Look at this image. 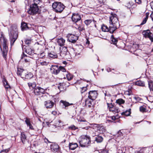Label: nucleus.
<instances>
[{
    "instance_id": "b1692460",
    "label": "nucleus",
    "mask_w": 153,
    "mask_h": 153,
    "mask_svg": "<svg viewBox=\"0 0 153 153\" xmlns=\"http://www.w3.org/2000/svg\"><path fill=\"white\" fill-rule=\"evenodd\" d=\"M2 82L5 88L6 89H8L10 88V85H9L7 81L5 79L4 76H3L2 78Z\"/></svg>"
},
{
    "instance_id": "7ed1b4c3",
    "label": "nucleus",
    "mask_w": 153,
    "mask_h": 153,
    "mask_svg": "<svg viewBox=\"0 0 153 153\" xmlns=\"http://www.w3.org/2000/svg\"><path fill=\"white\" fill-rule=\"evenodd\" d=\"M52 7L56 12L60 13L65 9V6L61 2L55 1L52 4Z\"/></svg>"
},
{
    "instance_id": "f3484780",
    "label": "nucleus",
    "mask_w": 153,
    "mask_h": 153,
    "mask_svg": "<svg viewBox=\"0 0 153 153\" xmlns=\"http://www.w3.org/2000/svg\"><path fill=\"white\" fill-rule=\"evenodd\" d=\"M26 53L32 56L34 54V51L27 46L25 48Z\"/></svg>"
},
{
    "instance_id": "39448f33",
    "label": "nucleus",
    "mask_w": 153,
    "mask_h": 153,
    "mask_svg": "<svg viewBox=\"0 0 153 153\" xmlns=\"http://www.w3.org/2000/svg\"><path fill=\"white\" fill-rule=\"evenodd\" d=\"M10 30L9 35L10 45L11 46H12L13 45L15 41L17 39L18 35L16 27H15V30H12V29Z\"/></svg>"
},
{
    "instance_id": "58836bf2",
    "label": "nucleus",
    "mask_w": 153,
    "mask_h": 153,
    "mask_svg": "<svg viewBox=\"0 0 153 153\" xmlns=\"http://www.w3.org/2000/svg\"><path fill=\"white\" fill-rule=\"evenodd\" d=\"M149 87L151 91H153V82L152 81H149L148 82Z\"/></svg>"
},
{
    "instance_id": "37998d69",
    "label": "nucleus",
    "mask_w": 153,
    "mask_h": 153,
    "mask_svg": "<svg viewBox=\"0 0 153 153\" xmlns=\"http://www.w3.org/2000/svg\"><path fill=\"white\" fill-rule=\"evenodd\" d=\"M126 149L124 148H120L118 150L119 153H126L125 152Z\"/></svg>"
},
{
    "instance_id": "f8f14e48",
    "label": "nucleus",
    "mask_w": 153,
    "mask_h": 153,
    "mask_svg": "<svg viewBox=\"0 0 153 153\" xmlns=\"http://www.w3.org/2000/svg\"><path fill=\"white\" fill-rule=\"evenodd\" d=\"M142 33L145 37H148L152 42H153V35L150 32L149 30H144L143 32Z\"/></svg>"
},
{
    "instance_id": "8fccbe9b",
    "label": "nucleus",
    "mask_w": 153,
    "mask_h": 153,
    "mask_svg": "<svg viewBox=\"0 0 153 153\" xmlns=\"http://www.w3.org/2000/svg\"><path fill=\"white\" fill-rule=\"evenodd\" d=\"M69 129H71V130H75L77 128V127H76L74 125H72L71 126H70L69 127Z\"/></svg>"
},
{
    "instance_id": "603ef678",
    "label": "nucleus",
    "mask_w": 153,
    "mask_h": 153,
    "mask_svg": "<svg viewBox=\"0 0 153 153\" xmlns=\"http://www.w3.org/2000/svg\"><path fill=\"white\" fill-rule=\"evenodd\" d=\"M134 99H135V100L136 101L135 102H138L139 101H140L141 99L139 97H134Z\"/></svg>"
},
{
    "instance_id": "6e6d98bb",
    "label": "nucleus",
    "mask_w": 153,
    "mask_h": 153,
    "mask_svg": "<svg viewBox=\"0 0 153 153\" xmlns=\"http://www.w3.org/2000/svg\"><path fill=\"white\" fill-rule=\"evenodd\" d=\"M138 4H140L142 3L141 0H134Z\"/></svg>"
},
{
    "instance_id": "0eeeda50",
    "label": "nucleus",
    "mask_w": 153,
    "mask_h": 153,
    "mask_svg": "<svg viewBox=\"0 0 153 153\" xmlns=\"http://www.w3.org/2000/svg\"><path fill=\"white\" fill-rule=\"evenodd\" d=\"M107 105L109 111L112 112L113 113H118L120 111L119 108L116 105L114 106L111 103H107Z\"/></svg>"
},
{
    "instance_id": "20e7f679",
    "label": "nucleus",
    "mask_w": 153,
    "mask_h": 153,
    "mask_svg": "<svg viewBox=\"0 0 153 153\" xmlns=\"http://www.w3.org/2000/svg\"><path fill=\"white\" fill-rule=\"evenodd\" d=\"M3 40V48L2 50L1 45H0V48L2 51V54L3 57L4 59L6 60L7 58V53L8 52V48L7 45V40L4 37H1L0 38V40Z\"/></svg>"
},
{
    "instance_id": "1a4fd4ad",
    "label": "nucleus",
    "mask_w": 153,
    "mask_h": 153,
    "mask_svg": "<svg viewBox=\"0 0 153 153\" xmlns=\"http://www.w3.org/2000/svg\"><path fill=\"white\" fill-rule=\"evenodd\" d=\"M68 40L72 43H75L78 40V37L72 34H68L67 36Z\"/></svg>"
},
{
    "instance_id": "412c9836",
    "label": "nucleus",
    "mask_w": 153,
    "mask_h": 153,
    "mask_svg": "<svg viewBox=\"0 0 153 153\" xmlns=\"http://www.w3.org/2000/svg\"><path fill=\"white\" fill-rule=\"evenodd\" d=\"M21 27L22 30H27L30 28L29 25H27L26 23L24 22H22V23Z\"/></svg>"
},
{
    "instance_id": "473e14b6",
    "label": "nucleus",
    "mask_w": 153,
    "mask_h": 153,
    "mask_svg": "<svg viewBox=\"0 0 153 153\" xmlns=\"http://www.w3.org/2000/svg\"><path fill=\"white\" fill-rule=\"evenodd\" d=\"M116 102L117 103L116 105L117 106L118 105H120L124 103L125 101L122 99H119L116 100Z\"/></svg>"
},
{
    "instance_id": "c85d7f7f",
    "label": "nucleus",
    "mask_w": 153,
    "mask_h": 153,
    "mask_svg": "<svg viewBox=\"0 0 153 153\" xmlns=\"http://www.w3.org/2000/svg\"><path fill=\"white\" fill-rule=\"evenodd\" d=\"M135 84L136 85L140 86H145V83L144 82L141 80H139L136 82Z\"/></svg>"
},
{
    "instance_id": "ea45409f",
    "label": "nucleus",
    "mask_w": 153,
    "mask_h": 153,
    "mask_svg": "<svg viewBox=\"0 0 153 153\" xmlns=\"http://www.w3.org/2000/svg\"><path fill=\"white\" fill-rule=\"evenodd\" d=\"M24 77L27 79H29L33 77V75L30 73L28 74H26H26H25Z\"/></svg>"
},
{
    "instance_id": "c756f323",
    "label": "nucleus",
    "mask_w": 153,
    "mask_h": 153,
    "mask_svg": "<svg viewBox=\"0 0 153 153\" xmlns=\"http://www.w3.org/2000/svg\"><path fill=\"white\" fill-rule=\"evenodd\" d=\"M49 56L53 59L56 58L57 57L56 54L53 52H51L49 53L48 54Z\"/></svg>"
},
{
    "instance_id": "3c124183",
    "label": "nucleus",
    "mask_w": 153,
    "mask_h": 153,
    "mask_svg": "<svg viewBox=\"0 0 153 153\" xmlns=\"http://www.w3.org/2000/svg\"><path fill=\"white\" fill-rule=\"evenodd\" d=\"M59 71H61L63 72H65L66 71V70L65 68L61 66H59Z\"/></svg>"
},
{
    "instance_id": "774afa93",
    "label": "nucleus",
    "mask_w": 153,
    "mask_h": 153,
    "mask_svg": "<svg viewBox=\"0 0 153 153\" xmlns=\"http://www.w3.org/2000/svg\"><path fill=\"white\" fill-rule=\"evenodd\" d=\"M46 123L47 125H48V126H49L48 125H49V124L50 123H49L48 122H46Z\"/></svg>"
},
{
    "instance_id": "bf43d9fd",
    "label": "nucleus",
    "mask_w": 153,
    "mask_h": 153,
    "mask_svg": "<svg viewBox=\"0 0 153 153\" xmlns=\"http://www.w3.org/2000/svg\"><path fill=\"white\" fill-rule=\"evenodd\" d=\"M52 114H53L54 115H56L57 114V112L56 111H53L52 112Z\"/></svg>"
},
{
    "instance_id": "a211bd4d",
    "label": "nucleus",
    "mask_w": 153,
    "mask_h": 153,
    "mask_svg": "<svg viewBox=\"0 0 153 153\" xmlns=\"http://www.w3.org/2000/svg\"><path fill=\"white\" fill-rule=\"evenodd\" d=\"M54 103L51 101L49 100L45 102V105L47 108H51L53 106Z\"/></svg>"
},
{
    "instance_id": "c03bdc74",
    "label": "nucleus",
    "mask_w": 153,
    "mask_h": 153,
    "mask_svg": "<svg viewBox=\"0 0 153 153\" xmlns=\"http://www.w3.org/2000/svg\"><path fill=\"white\" fill-rule=\"evenodd\" d=\"M145 106H141L140 108V110L141 112H146V108Z\"/></svg>"
},
{
    "instance_id": "052dcab7",
    "label": "nucleus",
    "mask_w": 153,
    "mask_h": 153,
    "mask_svg": "<svg viewBox=\"0 0 153 153\" xmlns=\"http://www.w3.org/2000/svg\"><path fill=\"white\" fill-rule=\"evenodd\" d=\"M44 141H45V142L46 143H47L48 142L49 143H51V142H50L47 139V138H45V139H44Z\"/></svg>"
},
{
    "instance_id": "49530a36",
    "label": "nucleus",
    "mask_w": 153,
    "mask_h": 153,
    "mask_svg": "<svg viewBox=\"0 0 153 153\" xmlns=\"http://www.w3.org/2000/svg\"><path fill=\"white\" fill-rule=\"evenodd\" d=\"M92 22V21L90 19L86 20H85L84 22L86 25H89Z\"/></svg>"
},
{
    "instance_id": "f257e3e1",
    "label": "nucleus",
    "mask_w": 153,
    "mask_h": 153,
    "mask_svg": "<svg viewBox=\"0 0 153 153\" xmlns=\"http://www.w3.org/2000/svg\"><path fill=\"white\" fill-rule=\"evenodd\" d=\"M109 19L110 31L112 32L113 31H115L117 29V27L119 26L120 24L116 14H111Z\"/></svg>"
},
{
    "instance_id": "79ce46f5",
    "label": "nucleus",
    "mask_w": 153,
    "mask_h": 153,
    "mask_svg": "<svg viewBox=\"0 0 153 153\" xmlns=\"http://www.w3.org/2000/svg\"><path fill=\"white\" fill-rule=\"evenodd\" d=\"M148 15L146 13V17L143 19L142 22L140 24V25H143L145 24L146 23V22L148 19Z\"/></svg>"
},
{
    "instance_id": "4c0bfd02",
    "label": "nucleus",
    "mask_w": 153,
    "mask_h": 153,
    "mask_svg": "<svg viewBox=\"0 0 153 153\" xmlns=\"http://www.w3.org/2000/svg\"><path fill=\"white\" fill-rule=\"evenodd\" d=\"M60 102L62 103L65 107H67L70 105H73V103H69V102L63 100H61Z\"/></svg>"
},
{
    "instance_id": "c9c22d12",
    "label": "nucleus",
    "mask_w": 153,
    "mask_h": 153,
    "mask_svg": "<svg viewBox=\"0 0 153 153\" xmlns=\"http://www.w3.org/2000/svg\"><path fill=\"white\" fill-rule=\"evenodd\" d=\"M131 109H130L129 110H127L124 112H123L121 113V114L122 115H125L126 116H128L131 114V112L130 110Z\"/></svg>"
},
{
    "instance_id": "13d9d810",
    "label": "nucleus",
    "mask_w": 153,
    "mask_h": 153,
    "mask_svg": "<svg viewBox=\"0 0 153 153\" xmlns=\"http://www.w3.org/2000/svg\"><path fill=\"white\" fill-rule=\"evenodd\" d=\"M78 29L80 31H82L84 29L83 27H78Z\"/></svg>"
},
{
    "instance_id": "393cba45",
    "label": "nucleus",
    "mask_w": 153,
    "mask_h": 153,
    "mask_svg": "<svg viewBox=\"0 0 153 153\" xmlns=\"http://www.w3.org/2000/svg\"><path fill=\"white\" fill-rule=\"evenodd\" d=\"M91 125H93V127H97V130L103 131V130H104L103 127L102 126H101L100 125L93 123Z\"/></svg>"
},
{
    "instance_id": "f704fd0d",
    "label": "nucleus",
    "mask_w": 153,
    "mask_h": 153,
    "mask_svg": "<svg viewBox=\"0 0 153 153\" xmlns=\"http://www.w3.org/2000/svg\"><path fill=\"white\" fill-rule=\"evenodd\" d=\"M39 63L42 66H46L49 63L48 62L45 61H42L41 60L38 61Z\"/></svg>"
},
{
    "instance_id": "de8ad7c7",
    "label": "nucleus",
    "mask_w": 153,
    "mask_h": 153,
    "mask_svg": "<svg viewBox=\"0 0 153 153\" xmlns=\"http://www.w3.org/2000/svg\"><path fill=\"white\" fill-rule=\"evenodd\" d=\"M87 88L86 87H83L81 88V93L84 92L85 91L87 90Z\"/></svg>"
},
{
    "instance_id": "9d476101",
    "label": "nucleus",
    "mask_w": 153,
    "mask_h": 153,
    "mask_svg": "<svg viewBox=\"0 0 153 153\" xmlns=\"http://www.w3.org/2000/svg\"><path fill=\"white\" fill-rule=\"evenodd\" d=\"M87 95L88 98L89 99L94 100L96 98L98 94L97 91L94 90L90 91Z\"/></svg>"
},
{
    "instance_id": "4468645a",
    "label": "nucleus",
    "mask_w": 153,
    "mask_h": 153,
    "mask_svg": "<svg viewBox=\"0 0 153 153\" xmlns=\"http://www.w3.org/2000/svg\"><path fill=\"white\" fill-rule=\"evenodd\" d=\"M71 19L72 21L76 23L81 19V17L79 13H74L73 14Z\"/></svg>"
},
{
    "instance_id": "5701e85b",
    "label": "nucleus",
    "mask_w": 153,
    "mask_h": 153,
    "mask_svg": "<svg viewBox=\"0 0 153 153\" xmlns=\"http://www.w3.org/2000/svg\"><path fill=\"white\" fill-rule=\"evenodd\" d=\"M101 29L102 31L104 32H109L111 33H113L115 31H113L112 32L110 31V26H109V28L106 25H103L101 27Z\"/></svg>"
},
{
    "instance_id": "6ab92c4d",
    "label": "nucleus",
    "mask_w": 153,
    "mask_h": 153,
    "mask_svg": "<svg viewBox=\"0 0 153 153\" xmlns=\"http://www.w3.org/2000/svg\"><path fill=\"white\" fill-rule=\"evenodd\" d=\"M31 58V57L27 56L24 53L21 56V59H24L26 62L29 63Z\"/></svg>"
},
{
    "instance_id": "338daca9",
    "label": "nucleus",
    "mask_w": 153,
    "mask_h": 153,
    "mask_svg": "<svg viewBox=\"0 0 153 153\" xmlns=\"http://www.w3.org/2000/svg\"><path fill=\"white\" fill-rule=\"evenodd\" d=\"M90 43V42L88 40H87V41L86 42V44H89Z\"/></svg>"
},
{
    "instance_id": "a878e982",
    "label": "nucleus",
    "mask_w": 153,
    "mask_h": 153,
    "mask_svg": "<svg viewBox=\"0 0 153 153\" xmlns=\"http://www.w3.org/2000/svg\"><path fill=\"white\" fill-rule=\"evenodd\" d=\"M78 145L76 143H71L69 144V148L70 149L74 150L78 147Z\"/></svg>"
},
{
    "instance_id": "7c9ffc66",
    "label": "nucleus",
    "mask_w": 153,
    "mask_h": 153,
    "mask_svg": "<svg viewBox=\"0 0 153 153\" xmlns=\"http://www.w3.org/2000/svg\"><path fill=\"white\" fill-rule=\"evenodd\" d=\"M28 85L30 89H35V87H36V84L35 83H31V82H29L28 83Z\"/></svg>"
},
{
    "instance_id": "680f3d73",
    "label": "nucleus",
    "mask_w": 153,
    "mask_h": 153,
    "mask_svg": "<svg viewBox=\"0 0 153 153\" xmlns=\"http://www.w3.org/2000/svg\"><path fill=\"white\" fill-rule=\"evenodd\" d=\"M111 118L113 120H115L116 119V117L115 116H112L111 117Z\"/></svg>"
},
{
    "instance_id": "aec40b11",
    "label": "nucleus",
    "mask_w": 153,
    "mask_h": 153,
    "mask_svg": "<svg viewBox=\"0 0 153 153\" xmlns=\"http://www.w3.org/2000/svg\"><path fill=\"white\" fill-rule=\"evenodd\" d=\"M26 71H24L22 69L18 68L17 70V74L21 77H24L25 74H26Z\"/></svg>"
},
{
    "instance_id": "e433bc0d",
    "label": "nucleus",
    "mask_w": 153,
    "mask_h": 153,
    "mask_svg": "<svg viewBox=\"0 0 153 153\" xmlns=\"http://www.w3.org/2000/svg\"><path fill=\"white\" fill-rule=\"evenodd\" d=\"M111 39L112 43L114 45H116L118 40L117 39H115L113 35H111Z\"/></svg>"
},
{
    "instance_id": "6e6552de",
    "label": "nucleus",
    "mask_w": 153,
    "mask_h": 153,
    "mask_svg": "<svg viewBox=\"0 0 153 153\" xmlns=\"http://www.w3.org/2000/svg\"><path fill=\"white\" fill-rule=\"evenodd\" d=\"M83 49V47L81 45H78L75 48H73L74 53L72 54V56L73 57H75L80 55Z\"/></svg>"
},
{
    "instance_id": "dca6fc26",
    "label": "nucleus",
    "mask_w": 153,
    "mask_h": 153,
    "mask_svg": "<svg viewBox=\"0 0 153 153\" xmlns=\"http://www.w3.org/2000/svg\"><path fill=\"white\" fill-rule=\"evenodd\" d=\"M51 148L52 151L54 152H57L60 149L57 144L55 143H53L51 145Z\"/></svg>"
},
{
    "instance_id": "f03ea898",
    "label": "nucleus",
    "mask_w": 153,
    "mask_h": 153,
    "mask_svg": "<svg viewBox=\"0 0 153 153\" xmlns=\"http://www.w3.org/2000/svg\"><path fill=\"white\" fill-rule=\"evenodd\" d=\"M79 139L80 146L82 147H88L91 144V138L88 135H82L80 137Z\"/></svg>"
},
{
    "instance_id": "423d86ee",
    "label": "nucleus",
    "mask_w": 153,
    "mask_h": 153,
    "mask_svg": "<svg viewBox=\"0 0 153 153\" xmlns=\"http://www.w3.org/2000/svg\"><path fill=\"white\" fill-rule=\"evenodd\" d=\"M28 14L34 15L39 13V9L37 5L32 4L30 5L29 10L27 11Z\"/></svg>"
},
{
    "instance_id": "ddd939ff",
    "label": "nucleus",
    "mask_w": 153,
    "mask_h": 153,
    "mask_svg": "<svg viewBox=\"0 0 153 153\" xmlns=\"http://www.w3.org/2000/svg\"><path fill=\"white\" fill-rule=\"evenodd\" d=\"M59 66L57 65H52L50 70L52 74L57 75L59 72Z\"/></svg>"
},
{
    "instance_id": "4be33fe9",
    "label": "nucleus",
    "mask_w": 153,
    "mask_h": 153,
    "mask_svg": "<svg viewBox=\"0 0 153 153\" xmlns=\"http://www.w3.org/2000/svg\"><path fill=\"white\" fill-rule=\"evenodd\" d=\"M93 100L89 99H86L85 101L86 105L89 108L92 107L94 104Z\"/></svg>"
},
{
    "instance_id": "cd10ccee",
    "label": "nucleus",
    "mask_w": 153,
    "mask_h": 153,
    "mask_svg": "<svg viewBox=\"0 0 153 153\" xmlns=\"http://www.w3.org/2000/svg\"><path fill=\"white\" fill-rule=\"evenodd\" d=\"M65 40L62 38L58 39L57 42L58 45L60 46H63L65 44Z\"/></svg>"
},
{
    "instance_id": "2f4dec72",
    "label": "nucleus",
    "mask_w": 153,
    "mask_h": 153,
    "mask_svg": "<svg viewBox=\"0 0 153 153\" xmlns=\"http://www.w3.org/2000/svg\"><path fill=\"white\" fill-rule=\"evenodd\" d=\"M21 139L23 143H24L26 140V137L23 133H21Z\"/></svg>"
},
{
    "instance_id": "2eb2a0df",
    "label": "nucleus",
    "mask_w": 153,
    "mask_h": 153,
    "mask_svg": "<svg viewBox=\"0 0 153 153\" xmlns=\"http://www.w3.org/2000/svg\"><path fill=\"white\" fill-rule=\"evenodd\" d=\"M68 54L67 50L66 47H63L61 50L60 55L62 58H66Z\"/></svg>"
},
{
    "instance_id": "4d7b16f0",
    "label": "nucleus",
    "mask_w": 153,
    "mask_h": 153,
    "mask_svg": "<svg viewBox=\"0 0 153 153\" xmlns=\"http://www.w3.org/2000/svg\"><path fill=\"white\" fill-rule=\"evenodd\" d=\"M58 123H59L58 124H57V123H56V124L57 125H57L58 126H62L63 125L62 124H61V120H59L58 121Z\"/></svg>"
},
{
    "instance_id": "9b49d317",
    "label": "nucleus",
    "mask_w": 153,
    "mask_h": 153,
    "mask_svg": "<svg viewBox=\"0 0 153 153\" xmlns=\"http://www.w3.org/2000/svg\"><path fill=\"white\" fill-rule=\"evenodd\" d=\"M34 93L36 95H41L45 93V90L39 87H36L34 91Z\"/></svg>"
},
{
    "instance_id": "09e8293b",
    "label": "nucleus",
    "mask_w": 153,
    "mask_h": 153,
    "mask_svg": "<svg viewBox=\"0 0 153 153\" xmlns=\"http://www.w3.org/2000/svg\"><path fill=\"white\" fill-rule=\"evenodd\" d=\"M31 42L30 39H26L25 41V44L26 45H28L31 43Z\"/></svg>"
},
{
    "instance_id": "0e129e2a",
    "label": "nucleus",
    "mask_w": 153,
    "mask_h": 153,
    "mask_svg": "<svg viewBox=\"0 0 153 153\" xmlns=\"http://www.w3.org/2000/svg\"><path fill=\"white\" fill-rule=\"evenodd\" d=\"M151 6L153 10V1L151 3Z\"/></svg>"
},
{
    "instance_id": "69168bd1",
    "label": "nucleus",
    "mask_w": 153,
    "mask_h": 153,
    "mask_svg": "<svg viewBox=\"0 0 153 153\" xmlns=\"http://www.w3.org/2000/svg\"><path fill=\"white\" fill-rule=\"evenodd\" d=\"M118 133L119 134H120V135H121H121L122 134L121 131H119L118 132Z\"/></svg>"
},
{
    "instance_id": "a19ab883",
    "label": "nucleus",
    "mask_w": 153,
    "mask_h": 153,
    "mask_svg": "<svg viewBox=\"0 0 153 153\" xmlns=\"http://www.w3.org/2000/svg\"><path fill=\"white\" fill-rule=\"evenodd\" d=\"M66 74L67 79L68 81L71 80L73 78V76L72 75L70 74L67 73V74Z\"/></svg>"
},
{
    "instance_id": "a18cd8bd",
    "label": "nucleus",
    "mask_w": 153,
    "mask_h": 153,
    "mask_svg": "<svg viewBox=\"0 0 153 153\" xmlns=\"http://www.w3.org/2000/svg\"><path fill=\"white\" fill-rule=\"evenodd\" d=\"M42 0H34V3L33 4L37 5L39 4L40 3L42 2Z\"/></svg>"
},
{
    "instance_id": "e2e57ef3",
    "label": "nucleus",
    "mask_w": 153,
    "mask_h": 153,
    "mask_svg": "<svg viewBox=\"0 0 153 153\" xmlns=\"http://www.w3.org/2000/svg\"><path fill=\"white\" fill-rule=\"evenodd\" d=\"M107 70L108 72H109L111 71V69L110 68H108L107 69Z\"/></svg>"
},
{
    "instance_id": "5fc2aeb1",
    "label": "nucleus",
    "mask_w": 153,
    "mask_h": 153,
    "mask_svg": "<svg viewBox=\"0 0 153 153\" xmlns=\"http://www.w3.org/2000/svg\"><path fill=\"white\" fill-rule=\"evenodd\" d=\"M9 151L8 149H6L1 151L0 153H7V152Z\"/></svg>"
},
{
    "instance_id": "72a5a7b5",
    "label": "nucleus",
    "mask_w": 153,
    "mask_h": 153,
    "mask_svg": "<svg viewBox=\"0 0 153 153\" xmlns=\"http://www.w3.org/2000/svg\"><path fill=\"white\" fill-rule=\"evenodd\" d=\"M103 140L102 137L100 135L97 136L95 137V140L97 143H101V142Z\"/></svg>"
},
{
    "instance_id": "864d4df0",
    "label": "nucleus",
    "mask_w": 153,
    "mask_h": 153,
    "mask_svg": "<svg viewBox=\"0 0 153 153\" xmlns=\"http://www.w3.org/2000/svg\"><path fill=\"white\" fill-rule=\"evenodd\" d=\"M58 89L60 91H62L63 90V86L61 85V83H60L59 85H58Z\"/></svg>"
},
{
    "instance_id": "bb28decb",
    "label": "nucleus",
    "mask_w": 153,
    "mask_h": 153,
    "mask_svg": "<svg viewBox=\"0 0 153 153\" xmlns=\"http://www.w3.org/2000/svg\"><path fill=\"white\" fill-rule=\"evenodd\" d=\"M25 122L27 124V126L29 127V128L32 130L33 129V128L30 123V119L28 118H26L25 120Z\"/></svg>"
}]
</instances>
